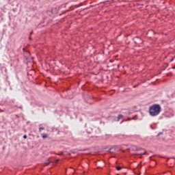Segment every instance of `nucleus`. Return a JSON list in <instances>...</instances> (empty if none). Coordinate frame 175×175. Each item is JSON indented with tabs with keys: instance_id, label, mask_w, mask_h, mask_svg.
<instances>
[{
	"instance_id": "nucleus-1",
	"label": "nucleus",
	"mask_w": 175,
	"mask_h": 175,
	"mask_svg": "<svg viewBox=\"0 0 175 175\" xmlns=\"http://www.w3.org/2000/svg\"><path fill=\"white\" fill-rule=\"evenodd\" d=\"M161 111H162V108L159 104H154L149 108V114L151 117L159 116Z\"/></svg>"
},
{
	"instance_id": "nucleus-2",
	"label": "nucleus",
	"mask_w": 175,
	"mask_h": 175,
	"mask_svg": "<svg viewBox=\"0 0 175 175\" xmlns=\"http://www.w3.org/2000/svg\"><path fill=\"white\" fill-rule=\"evenodd\" d=\"M146 154V150L144 149L141 150V152H138L139 155H144Z\"/></svg>"
},
{
	"instance_id": "nucleus-3",
	"label": "nucleus",
	"mask_w": 175,
	"mask_h": 175,
	"mask_svg": "<svg viewBox=\"0 0 175 175\" xmlns=\"http://www.w3.org/2000/svg\"><path fill=\"white\" fill-rule=\"evenodd\" d=\"M124 116L122 115H118V121H120V120H121V118H123Z\"/></svg>"
},
{
	"instance_id": "nucleus-4",
	"label": "nucleus",
	"mask_w": 175,
	"mask_h": 175,
	"mask_svg": "<svg viewBox=\"0 0 175 175\" xmlns=\"http://www.w3.org/2000/svg\"><path fill=\"white\" fill-rule=\"evenodd\" d=\"M42 131H44V127H40L39 131L42 132Z\"/></svg>"
},
{
	"instance_id": "nucleus-5",
	"label": "nucleus",
	"mask_w": 175,
	"mask_h": 175,
	"mask_svg": "<svg viewBox=\"0 0 175 175\" xmlns=\"http://www.w3.org/2000/svg\"><path fill=\"white\" fill-rule=\"evenodd\" d=\"M47 137H48L47 134H44L42 135V139H46Z\"/></svg>"
},
{
	"instance_id": "nucleus-6",
	"label": "nucleus",
	"mask_w": 175,
	"mask_h": 175,
	"mask_svg": "<svg viewBox=\"0 0 175 175\" xmlns=\"http://www.w3.org/2000/svg\"><path fill=\"white\" fill-rule=\"evenodd\" d=\"M116 170H121V167L120 166L116 167Z\"/></svg>"
},
{
	"instance_id": "nucleus-7",
	"label": "nucleus",
	"mask_w": 175,
	"mask_h": 175,
	"mask_svg": "<svg viewBox=\"0 0 175 175\" xmlns=\"http://www.w3.org/2000/svg\"><path fill=\"white\" fill-rule=\"evenodd\" d=\"M27 135H23V139H27Z\"/></svg>"
},
{
	"instance_id": "nucleus-8",
	"label": "nucleus",
	"mask_w": 175,
	"mask_h": 175,
	"mask_svg": "<svg viewBox=\"0 0 175 175\" xmlns=\"http://www.w3.org/2000/svg\"><path fill=\"white\" fill-rule=\"evenodd\" d=\"M174 114H171V117H174Z\"/></svg>"
},
{
	"instance_id": "nucleus-9",
	"label": "nucleus",
	"mask_w": 175,
	"mask_h": 175,
	"mask_svg": "<svg viewBox=\"0 0 175 175\" xmlns=\"http://www.w3.org/2000/svg\"><path fill=\"white\" fill-rule=\"evenodd\" d=\"M159 135H162V133H159L158 134V136H159Z\"/></svg>"
},
{
	"instance_id": "nucleus-10",
	"label": "nucleus",
	"mask_w": 175,
	"mask_h": 175,
	"mask_svg": "<svg viewBox=\"0 0 175 175\" xmlns=\"http://www.w3.org/2000/svg\"><path fill=\"white\" fill-rule=\"evenodd\" d=\"M131 120H132V119H129H129L127 120V121H131Z\"/></svg>"
},
{
	"instance_id": "nucleus-11",
	"label": "nucleus",
	"mask_w": 175,
	"mask_h": 175,
	"mask_svg": "<svg viewBox=\"0 0 175 175\" xmlns=\"http://www.w3.org/2000/svg\"><path fill=\"white\" fill-rule=\"evenodd\" d=\"M49 163H50L47 162V163H46V165H49Z\"/></svg>"
},
{
	"instance_id": "nucleus-12",
	"label": "nucleus",
	"mask_w": 175,
	"mask_h": 175,
	"mask_svg": "<svg viewBox=\"0 0 175 175\" xmlns=\"http://www.w3.org/2000/svg\"><path fill=\"white\" fill-rule=\"evenodd\" d=\"M136 87V85H134L133 88H135Z\"/></svg>"
},
{
	"instance_id": "nucleus-13",
	"label": "nucleus",
	"mask_w": 175,
	"mask_h": 175,
	"mask_svg": "<svg viewBox=\"0 0 175 175\" xmlns=\"http://www.w3.org/2000/svg\"><path fill=\"white\" fill-rule=\"evenodd\" d=\"M30 40H31V37L29 38Z\"/></svg>"
}]
</instances>
